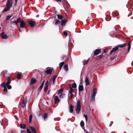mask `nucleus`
Instances as JSON below:
<instances>
[{"instance_id": "f257e3e1", "label": "nucleus", "mask_w": 133, "mask_h": 133, "mask_svg": "<svg viewBox=\"0 0 133 133\" xmlns=\"http://www.w3.org/2000/svg\"><path fill=\"white\" fill-rule=\"evenodd\" d=\"M7 82L6 83L5 82H3V83H4V84L5 86H7V88L8 89H10L12 88V87L11 85H10L11 82V79H10V77L8 76L7 78Z\"/></svg>"}, {"instance_id": "f03ea898", "label": "nucleus", "mask_w": 133, "mask_h": 133, "mask_svg": "<svg viewBox=\"0 0 133 133\" xmlns=\"http://www.w3.org/2000/svg\"><path fill=\"white\" fill-rule=\"evenodd\" d=\"M97 92V90L96 88H95L93 90V93H92L91 96V101H94L95 100V96Z\"/></svg>"}, {"instance_id": "7ed1b4c3", "label": "nucleus", "mask_w": 133, "mask_h": 133, "mask_svg": "<svg viewBox=\"0 0 133 133\" xmlns=\"http://www.w3.org/2000/svg\"><path fill=\"white\" fill-rule=\"evenodd\" d=\"M81 105L79 101L77 102V107L76 109V112L78 114L81 109Z\"/></svg>"}, {"instance_id": "20e7f679", "label": "nucleus", "mask_w": 133, "mask_h": 133, "mask_svg": "<svg viewBox=\"0 0 133 133\" xmlns=\"http://www.w3.org/2000/svg\"><path fill=\"white\" fill-rule=\"evenodd\" d=\"M12 0H8L6 3V6L10 8L12 6Z\"/></svg>"}, {"instance_id": "39448f33", "label": "nucleus", "mask_w": 133, "mask_h": 133, "mask_svg": "<svg viewBox=\"0 0 133 133\" xmlns=\"http://www.w3.org/2000/svg\"><path fill=\"white\" fill-rule=\"evenodd\" d=\"M27 99V97H25L23 99V101L22 103V108H24L26 104V103Z\"/></svg>"}, {"instance_id": "423d86ee", "label": "nucleus", "mask_w": 133, "mask_h": 133, "mask_svg": "<svg viewBox=\"0 0 133 133\" xmlns=\"http://www.w3.org/2000/svg\"><path fill=\"white\" fill-rule=\"evenodd\" d=\"M2 87H3L4 88V92L6 93H7V88L6 86H5V85L4 84V83H2L0 85Z\"/></svg>"}, {"instance_id": "0eeeda50", "label": "nucleus", "mask_w": 133, "mask_h": 133, "mask_svg": "<svg viewBox=\"0 0 133 133\" xmlns=\"http://www.w3.org/2000/svg\"><path fill=\"white\" fill-rule=\"evenodd\" d=\"M101 50L100 49H97L94 51V54L96 56L101 52Z\"/></svg>"}, {"instance_id": "6e6552de", "label": "nucleus", "mask_w": 133, "mask_h": 133, "mask_svg": "<svg viewBox=\"0 0 133 133\" xmlns=\"http://www.w3.org/2000/svg\"><path fill=\"white\" fill-rule=\"evenodd\" d=\"M1 36L2 38L3 39H6L8 37L7 35L4 32H2L1 34Z\"/></svg>"}, {"instance_id": "1a4fd4ad", "label": "nucleus", "mask_w": 133, "mask_h": 133, "mask_svg": "<svg viewBox=\"0 0 133 133\" xmlns=\"http://www.w3.org/2000/svg\"><path fill=\"white\" fill-rule=\"evenodd\" d=\"M55 103H57L59 102L60 101V100L59 99L57 96H56L54 99Z\"/></svg>"}, {"instance_id": "9d476101", "label": "nucleus", "mask_w": 133, "mask_h": 133, "mask_svg": "<svg viewBox=\"0 0 133 133\" xmlns=\"http://www.w3.org/2000/svg\"><path fill=\"white\" fill-rule=\"evenodd\" d=\"M68 20L67 19H64L62 20L61 21V24L63 26L65 25L66 23L67 22Z\"/></svg>"}, {"instance_id": "9b49d317", "label": "nucleus", "mask_w": 133, "mask_h": 133, "mask_svg": "<svg viewBox=\"0 0 133 133\" xmlns=\"http://www.w3.org/2000/svg\"><path fill=\"white\" fill-rule=\"evenodd\" d=\"M37 82V81L35 78H32L31 79L30 84L31 85H32L36 83Z\"/></svg>"}, {"instance_id": "f8f14e48", "label": "nucleus", "mask_w": 133, "mask_h": 133, "mask_svg": "<svg viewBox=\"0 0 133 133\" xmlns=\"http://www.w3.org/2000/svg\"><path fill=\"white\" fill-rule=\"evenodd\" d=\"M118 49V47L117 46H115L114 48H113L110 51V54L114 52Z\"/></svg>"}, {"instance_id": "ddd939ff", "label": "nucleus", "mask_w": 133, "mask_h": 133, "mask_svg": "<svg viewBox=\"0 0 133 133\" xmlns=\"http://www.w3.org/2000/svg\"><path fill=\"white\" fill-rule=\"evenodd\" d=\"M42 117L44 119V120L46 121L48 118V114L47 113H45L42 115Z\"/></svg>"}, {"instance_id": "4468645a", "label": "nucleus", "mask_w": 133, "mask_h": 133, "mask_svg": "<svg viewBox=\"0 0 133 133\" xmlns=\"http://www.w3.org/2000/svg\"><path fill=\"white\" fill-rule=\"evenodd\" d=\"M29 24L30 26L31 27H33L36 24L35 22L31 21H30L29 22Z\"/></svg>"}, {"instance_id": "2eb2a0df", "label": "nucleus", "mask_w": 133, "mask_h": 133, "mask_svg": "<svg viewBox=\"0 0 133 133\" xmlns=\"http://www.w3.org/2000/svg\"><path fill=\"white\" fill-rule=\"evenodd\" d=\"M25 24L23 20H22V21L20 23V27L22 28H24L25 26Z\"/></svg>"}, {"instance_id": "dca6fc26", "label": "nucleus", "mask_w": 133, "mask_h": 133, "mask_svg": "<svg viewBox=\"0 0 133 133\" xmlns=\"http://www.w3.org/2000/svg\"><path fill=\"white\" fill-rule=\"evenodd\" d=\"M52 71V70L51 69H49L46 70L45 71V72L47 75H48L51 74Z\"/></svg>"}, {"instance_id": "f3484780", "label": "nucleus", "mask_w": 133, "mask_h": 133, "mask_svg": "<svg viewBox=\"0 0 133 133\" xmlns=\"http://www.w3.org/2000/svg\"><path fill=\"white\" fill-rule=\"evenodd\" d=\"M73 106L72 104L70 105L69 107V112L71 113H72L73 112Z\"/></svg>"}, {"instance_id": "a211bd4d", "label": "nucleus", "mask_w": 133, "mask_h": 133, "mask_svg": "<svg viewBox=\"0 0 133 133\" xmlns=\"http://www.w3.org/2000/svg\"><path fill=\"white\" fill-rule=\"evenodd\" d=\"M84 89V88L82 85H79L78 87L79 91H82Z\"/></svg>"}, {"instance_id": "6ab92c4d", "label": "nucleus", "mask_w": 133, "mask_h": 133, "mask_svg": "<svg viewBox=\"0 0 133 133\" xmlns=\"http://www.w3.org/2000/svg\"><path fill=\"white\" fill-rule=\"evenodd\" d=\"M30 129L32 133L35 131V128L31 126L30 127Z\"/></svg>"}, {"instance_id": "aec40b11", "label": "nucleus", "mask_w": 133, "mask_h": 133, "mask_svg": "<svg viewBox=\"0 0 133 133\" xmlns=\"http://www.w3.org/2000/svg\"><path fill=\"white\" fill-rule=\"evenodd\" d=\"M10 8L7 7L6 6V7L2 11V12H6L8 11L9 10Z\"/></svg>"}, {"instance_id": "412c9836", "label": "nucleus", "mask_w": 133, "mask_h": 133, "mask_svg": "<svg viewBox=\"0 0 133 133\" xmlns=\"http://www.w3.org/2000/svg\"><path fill=\"white\" fill-rule=\"evenodd\" d=\"M20 127L21 128L24 129L26 128V125L25 124H22V123H20Z\"/></svg>"}, {"instance_id": "4be33fe9", "label": "nucleus", "mask_w": 133, "mask_h": 133, "mask_svg": "<svg viewBox=\"0 0 133 133\" xmlns=\"http://www.w3.org/2000/svg\"><path fill=\"white\" fill-rule=\"evenodd\" d=\"M85 82L86 85H89V79L87 77H86V78L85 80Z\"/></svg>"}, {"instance_id": "5701e85b", "label": "nucleus", "mask_w": 133, "mask_h": 133, "mask_svg": "<svg viewBox=\"0 0 133 133\" xmlns=\"http://www.w3.org/2000/svg\"><path fill=\"white\" fill-rule=\"evenodd\" d=\"M57 76L56 75H54L53 77H52V81L53 83L52 84H54L55 82L56 78Z\"/></svg>"}, {"instance_id": "b1692460", "label": "nucleus", "mask_w": 133, "mask_h": 133, "mask_svg": "<svg viewBox=\"0 0 133 133\" xmlns=\"http://www.w3.org/2000/svg\"><path fill=\"white\" fill-rule=\"evenodd\" d=\"M64 62H61L59 64V68L60 69H61L64 64Z\"/></svg>"}, {"instance_id": "393cba45", "label": "nucleus", "mask_w": 133, "mask_h": 133, "mask_svg": "<svg viewBox=\"0 0 133 133\" xmlns=\"http://www.w3.org/2000/svg\"><path fill=\"white\" fill-rule=\"evenodd\" d=\"M126 45V44L124 43L123 44H121L118 45L117 46L118 47H120L121 48H123L124 46Z\"/></svg>"}, {"instance_id": "a878e982", "label": "nucleus", "mask_w": 133, "mask_h": 133, "mask_svg": "<svg viewBox=\"0 0 133 133\" xmlns=\"http://www.w3.org/2000/svg\"><path fill=\"white\" fill-rule=\"evenodd\" d=\"M61 23V22L58 20L56 19L55 20V24L57 25L58 24H60Z\"/></svg>"}, {"instance_id": "bb28decb", "label": "nucleus", "mask_w": 133, "mask_h": 133, "mask_svg": "<svg viewBox=\"0 0 133 133\" xmlns=\"http://www.w3.org/2000/svg\"><path fill=\"white\" fill-rule=\"evenodd\" d=\"M64 70L67 71L68 70V65H65L64 66Z\"/></svg>"}, {"instance_id": "cd10ccee", "label": "nucleus", "mask_w": 133, "mask_h": 133, "mask_svg": "<svg viewBox=\"0 0 133 133\" xmlns=\"http://www.w3.org/2000/svg\"><path fill=\"white\" fill-rule=\"evenodd\" d=\"M58 18L60 20L62 19L63 18V16L61 15H58L57 16Z\"/></svg>"}, {"instance_id": "c85d7f7f", "label": "nucleus", "mask_w": 133, "mask_h": 133, "mask_svg": "<svg viewBox=\"0 0 133 133\" xmlns=\"http://www.w3.org/2000/svg\"><path fill=\"white\" fill-rule=\"evenodd\" d=\"M32 114H30L29 117V123H31V122L32 119Z\"/></svg>"}, {"instance_id": "c756f323", "label": "nucleus", "mask_w": 133, "mask_h": 133, "mask_svg": "<svg viewBox=\"0 0 133 133\" xmlns=\"http://www.w3.org/2000/svg\"><path fill=\"white\" fill-rule=\"evenodd\" d=\"M22 20L20 18H18L17 19V20L16 21L18 23H21V22L22 21Z\"/></svg>"}, {"instance_id": "7c9ffc66", "label": "nucleus", "mask_w": 133, "mask_h": 133, "mask_svg": "<svg viewBox=\"0 0 133 133\" xmlns=\"http://www.w3.org/2000/svg\"><path fill=\"white\" fill-rule=\"evenodd\" d=\"M48 85H45L44 88V91L46 92L48 90Z\"/></svg>"}, {"instance_id": "2f4dec72", "label": "nucleus", "mask_w": 133, "mask_h": 133, "mask_svg": "<svg viewBox=\"0 0 133 133\" xmlns=\"http://www.w3.org/2000/svg\"><path fill=\"white\" fill-rule=\"evenodd\" d=\"M70 89V93H72L74 91V89H73L72 87H70L69 88Z\"/></svg>"}, {"instance_id": "473e14b6", "label": "nucleus", "mask_w": 133, "mask_h": 133, "mask_svg": "<svg viewBox=\"0 0 133 133\" xmlns=\"http://www.w3.org/2000/svg\"><path fill=\"white\" fill-rule=\"evenodd\" d=\"M21 76L22 75L20 73L18 74L17 75V78L18 79H20L21 78Z\"/></svg>"}, {"instance_id": "72a5a7b5", "label": "nucleus", "mask_w": 133, "mask_h": 133, "mask_svg": "<svg viewBox=\"0 0 133 133\" xmlns=\"http://www.w3.org/2000/svg\"><path fill=\"white\" fill-rule=\"evenodd\" d=\"M65 96V94L63 93H62L61 95H60V98H62L64 96Z\"/></svg>"}, {"instance_id": "f704fd0d", "label": "nucleus", "mask_w": 133, "mask_h": 133, "mask_svg": "<svg viewBox=\"0 0 133 133\" xmlns=\"http://www.w3.org/2000/svg\"><path fill=\"white\" fill-rule=\"evenodd\" d=\"M130 43L129 42L128 44V52H129L130 51V49L131 48V46H130Z\"/></svg>"}, {"instance_id": "c9c22d12", "label": "nucleus", "mask_w": 133, "mask_h": 133, "mask_svg": "<svg viewBox=\"0 0 133 133\" xmlns=\"http://www.w3.org/2000/svg\"><path fill=\"white\" fill-rule=\"evenodd\" d=\"M71 87H72V88H76L77 87V85L75 83H73Z\"/></svg>"}, {"instance_id": "e433bc0d", "label": "nucleus", "mask_w": 133, "mask_h": 133, "mask_svg": "<svg viewBox=\"0 0 133 133\" xmlns=\"http://www.w3.org/2000/svg\"><path fill=\"white\" fill-rule=\"evenodd\" d=\"M43 86V85H42L41 84V85L39 87L38 89V90L39 91L41 92V90L42 89Z\"/></svg>"}, {"instance_id": "4c0bfd02", "label": "nucleus", "mask_w": 133, "mask_h": 133, "mask_svg": "<svg viewBox=\"0 0 133 133\" xmlns=\"http://www.w3.org/2000/svg\"><path fill=\"white\" fill-rule=\"evenodd\" d=\"M11 17V16L10 15H8L6 17V19L5 20L7 21L8 19H10Z\"/></svg>"}, {"instance_id": "58836bf2", "label": "nucleus", "mask_w": 133, "mask_h": 133, "mask_svg": "<svg viewBox=\"0 0 133 133\" xmlns=\"http://www.w3.org/2000/svg\"><path fill=\"white\" fill-rule=\"evenodd\" d=\"M11 24L15 23V25H17L18 23L16 21V20H15L14 21H12L11 22Z\"/></svg>"}, {"instance_id": "ea45409f", "label": "nucleus", "mask_w": 133, "mask_h": 133, "mask_svg": "<svg viewBox=\"0 0 133 133\" xmlns=\"http://www.w3.org/2000/svg\"><path fill=\"white\" fill-rule=\"evenodd\" d=\"M80 125L82 126H83L84 125V123L83 121H82L80 123Z\"/></svg>"}, {"instance_id": "a19ab883", "label": "nucleus", "mask_w": 133, "mask_h": 133, "mask_svg": "<svg viewBox=\"0 0 133 133\" xmlns=\"http://www.w3.org/2000/svg\"><path fill=\"white\" fill-rule=\"evenodd\" d=\"M58 93H60L61 92H63V89H59L58 90Z\"/></svg>"}, {"instance_id": "79ce46f5", "label": "nucleus", "mask_w": 133, "mask_h": 133, "mask_svg": "<svg viewBox=\"0 0 133 133\" xmlns=\"http://www.w3.org/2000/svg\"><path fill=\"white\" fill-rule=\"evenodd\" d=\"M37 115L38 116H41V114L40 111H38L37 113Z\"/></svg>"}, {"instance_id": "37998d69", "label": "nucleus", "mask_w": 133, "mask_h": 133, "mask_svg": "<svg viewBox=\"0 0 133 133\" xmlns=\"http://www.w3.org/2000/svg\"><path fill=\"white\" fill-rule=\"evenodd\" d=\"M70 97L69 98L70 99H72L73 97V95L72 93H70Z\"/></svg>"}, {"instance_id": "c03bdc74", "label": "nucleus", "mask_w": 133, "mask_h": 133, "mask_svg": "<svg viewBox=\"0 0 133 133\" xmlns=\"http://www.w3.org/2000/svg\"><path fill=\"white\" fill-rule=\"evenodd\" d=\"M27 133H31V131L28 128L27 129Z\"/></svg>"}, {"instance_id": "a18cd8bd", "label": "nucleus", "mask_w": 133, "mask_h": 133, "mask_svg": "<svg viewBox=\"0 0 133 133\" xmlns=\"http://www.w3.org/2000/svg\"><path fill=\"white\" fill-rule=\"evenodd\" d=\"M84 116L85 117V120L87 121L88 120L87 116L86 115H85V114H84Z\"/></svg>"}, {"instance_id": "49530a36", "label": "nucleus", "mask_w": 133, "mask_h": 133, "mask_svg": "<svg viewBox=\"0 0 133 133\" xmlns=\"http://www.w3.org/2000/svg\"><path fill=\"white\" fill-rule=\"evenodd\" d=\"M64 34L66 36L68 35V34L67 32L66 31H64L63 32Z\"/></svg>"}, {"instance_id": "de8ad7c7", "label": "nucleus", "mask_w": 133, "mask_h": 133, "mask_svg": "<svg viewBox=\"0 0 133 133\" xmlns=\"http://www.w3.org/2000/svg\"><path fill=\"white\" fill-rule=\"evenodd\" d=\"M115 58V56H113L111 57L110 58V60L111 61L113 60Z\"/></svg>"}, {"instance_id": "09e8293b", "label": "nucleus", "mask_w": 133, "mask_h": 133, "mask_svg": "<svg viewBox=\"0 0 133 133\" xmlns=\"http://www.w3.org/2000/svg\"><path fill=\"white\" fill-rule=\"evenodd\" d=\"M25 131L24 130H22L21 131V133H25Z\"/></svg>"}, {"instance_id": "8fccbe9b", "label": "nucleus", "mask_w": 133, "mask_h": 133, "mask_svg": "<svg viewBox=\"0 0 133 133\" xmlns=\"http://www.w3.org/2000/svg\"><path fill=\"white\" fill-rule=\"evenodd\" d=\"M49 84V82L48 81H46V83H45V85H48V84Z\"/></svg>"}, {"instance_id": "3c124183", "label": "nucleus", "mask_w": 133, "mask_h": 133, "mask_svg": "<svg viewBox=\"0 0 133 133\" xmlns=\"http://www.w3.org/2000/svg\"><path fill=\"white\" fill-rule=\"evenodd\" d=\"M89 58L87 61L85 63V64H87L89 60Z\"/></svg>"}, {"instance_id": "603ef678", "label": "nucleus", "mask_w": 133, "mask_h": 133, "mask_svg": "<svg viewBox=\"0 0 133 133\" xmlns=\"http://www.w3.org/2000/svg\"><path fill=\"white\" fill-rule=\"evenodd\" d=\"M44 81L43 82H42V84H41V85H44Z\"/></svg>"}, {"instance_id": "864d4df0", "label": "nucleus", "mask_w": 133, "mask_h": 133, "mask_svg": "<svg viewBox=\"0 0 133 133\" xmlns=\"http://www.w3.org/2000/svg\"><path fill=\"white\" fill-rule=\"evenodd\" d=\"M15 5H16L17 4V3L18 0H15Z\"/></svg>"}, {"instance_id": "5fc2aeb1", "label": "nucleus", "mask_w": 133, "mask_h": 133, "mask_svg": "<svg viewBox=\"0 0 133 133\" xmlns=\"http://www.w3.org/2000/svg\"><path fill=\"white\" fill-rule=\"evenodd\" d=\"M50 90H49V91H48V94H49V93L50 92Z\"/></svg>"}, {"instance_id": "6e6d98bb", "label": "nucleus", "mask_w": 133, "mask_h": 133, "mask_svg": "<svg viewBox=\"0 0 133 133\" xmlns=\"http://www.w3.org/2000/svg\"><path fill=\"white\" fill-rule=\"evenodd\" d=\"M56 0L57 1L59 2H61V0Z\"/></svg>"}, {"instance_id": "4d7b16f0", "label": "nucleus", "mask_w": 133, "mask_h": 133, "mask_svg": "<svg viewBox=\"0 0 133 133\" xmlns=\"http://www.w3.org/2000/svg\"><path fill=\"white\" fill-rule=\"evenodd\" d=\"M85 133H89L86 130L85 131Z\"/></svg>"}, {"instance_id": "13d9d810", "label": "nucleus", "mask_w": 133, "mask_h": 133, "mask_svg": "<svg viewBox=\"0 0 133 133\" xmlns=\"http://www.w3.org/2000/svg\"><path fill=\"white\" fill-rule=\"evenodd\" d=\"M129 38V37H128L125 38V39H128Z\"/></svg>"}, {"instance_id": "bf43d9fd", "label": "nucleus", "mask_w": 133, "mask_h": 133, "mask_svg": "<svg viewBox=\"0 0 133 133\" xmlns=\"http://www.w3.org/2000/svg\"><path fill=\"white\" fill-rule=\"evenodd\" d=\"M19 31L21 32H22V31H21V30H20V28H19Z\"/></svg>"}, {"instance_id": "052dcab7", "label": "nucleus", "mask_w": 133, "mask_h": 133, "mask_svg": "<svg viewBox=\"0 0 133 133\" xmlns=\"http://www.w3.org/2000/svg\"><path fill=\"white\" fill-rule=\"evenodd\" d=\"M56 12H57V11H56L55 10V14L56 13Z\"/></svg>"}, {"instance_id": "680f3d73", "label": "nucleus", "mask_w": 133, "mask_h": 133, "mask_svg": "<svg viewBox=\"0 0 133 133\" xmlns=\"http://www.w3.org/2000/svg\"><path fill=\"white\" fill-rule=\"evenodd\" d=\"M36 17H38V15H37L36 16Z\"/></svg>"}, {"instance_id": "e2e57ef3", "label": "nucleus", "mask_w": 133, "mask_h": 133, "mask_svg": "<svg viewBox=\"0 0 133 133\" xmlns=\"http://www.w3.org/2000/svg\"><path fill=\"white\" fill-rule=\"evenodd\" d=\"M33 133H36V132L35 131V132H33Z\"/></svg>"}, {"instance_id": "0e129e2a", "label": "nucleus", "mask_w": 133, "mask_h": 133, "mask_svg": "<svg viewBox=\"0 0 133 133\" xmlns=\"http://www.w3.org/2000/svg\"><path fill=\"white\" fill-rule=\"evenodd\" d=\"M73 43L74 42V40H73Z\"/></svg>"}, {"instance_id": "69168bd1", "label": "nucleus", "mask_w": 133, "mask_h": 133, "mask_svg": "<svg viewBox=\"0 0 133 133\" xmlns=\"http://www.w3.org/2000/svg\"><path fill=\"white\" fill-rule=\"evenodd\" d=\"M104 52H105V51H104Z\"/></svg>"}, {"instance_id": "338daca9", "label": "nucleus", "mask_w": 133, "mask_h": 133, "mask_svg": "<svg viewBox=\"0 0 133 133\" xmlns=\"http://www.w3.org/2000/svg\"><path fill=\"white\" fill-rule=\"evenodd\" d=\"M1 17V15H0V18Z\"/></svg>"}]
</instances>
